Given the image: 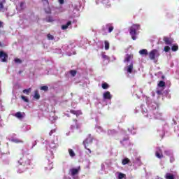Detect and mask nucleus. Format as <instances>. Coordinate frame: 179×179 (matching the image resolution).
Listing matches in <instances>:
<instances>
[{"label": "nucleus", "mask_w": 179, "mask_h": 179, "mask_svg": "<svg viewBox=\"0 0 179 179\" xmlns=\"http://www.w3.org/2000/svg\"><path fill=\"white\" fill-rule=\"evenodd\" d=\"M145 101L149 110L146 106L141 105V113L144 117H147L149 120H164L163 113L158 110L159 104L152 101V99L148 96L145 97Z\"/></svg>", "instance_id": "nucleus-1"}, {"label": "nucleus", "mask_w": 179, "mask_h": 179, "mask_svg": "<svg viewBox=\"0 0 179 179\" xmlns=\"http://www.w3.org/2000/svg\"><path fill=\"white\" fill-rule=\"evenodd\" d=\"M26 152H27V150L26 148H22L21 152L17 155V173H18V174L24 173V171L30 167V164H31V161L29 159V158L24 157V153H26Z\"/></svg>", "instance_id": "nucleus-2"}, {"label": "nucleus", "mask_w": 179, "mask_h": 179, "mask_svg": "<svg viewBox=\"0 0 179 179\" xmlns=\"http://www.w3.org/2000/svg\"><path fill=\"white\" fill-rule=\"evenodd\" d=\"M58 140H52L50 143L47 145V153L46 158L49 163L48 166L45 167V170H52V159H54V150H56L58 148Z\"/></svg>", "instance_id": "nucleus-3"}, {"label": "nucleus", "mask_w": 179, "mask_h": 179, "mask_svg": "<svg viewBox=\"0 0 179 179\" xmlns=\"http://www.w3.org/2000/svg\"><path fill=\"white\" fill-rule=\"evenodd\" d=\"M124 63L126 64L124 72L127 75L134 73V55L127 54L124 56Z\"/></svg>", "instance_id": "nucleus-4"}, {"label": "nucleus", "mask_w": 179, "mask_h": 179, "mask_svg": "<svg viewBox=\"0 0 179 179\" xmlns=\"http://www.w3.org/2000/svg\"><path fill=\"white\" fill-rule=\"evenodd\" d=\"M76 45L75 43H71L69 45H64L62 48L64 51H66V55L69 57H71V55H75L76 54V52L73 50V48H75Z\"/></svg>", "instance_id": "nucleus-5"}, {"label": "nucleus", "mask_w": 179, "mask_h": 179, "mask_svg": "<svg viewBox=\"0 0 179 179\" xmlns=\"http://www.w3.org/2000/svg\"><path fill=\"white\" fill-rule=\"evenodd\" d=\"M141 29V25L138 24H134L130 28V35L131 36L132 40H136V35L138 34L137 31Z\"/></svg>", "instance_id": "nucleus-6"}, {"label": "nucleus", "mask_w": 179, "mask_h": 179, "mask_svg": "<svg viewBox=\"0 0 179 179\" xmlns=\"http://www.w3.org/2000/svg\"><path fill=\"white\" fill-rule=\"evenodd\" d=\"M148 56L151 61L157 62V59H159V57H160V52L156 49H154L149 52Z\"/></svg>", "instance_id": "nucleus-7"}, {"label": "nucleus", "mask_w": 179, "mask_h": 179, "mask_svg": "<svg viewBox=\"0 0 179 179\" xmlns=\"http://www.w3.org/2000/svg\"><path fill=\"white\" fill-rule=\"evenodd\" d=\"M114 30V25L113 24L109 23L102 27V31H103V34H107V33H111Z\"/></svg>", "instance_id": "nucleus-8"}, {"label": "nucleus", "mask_w": 179, "mask_h": 179, "mask_svg": "<svg viewBox=\"0 0 179 179\" xmlns=\"http://www.w3.org/2000/svg\"><path fill=\"white\" fill-rule=\"evenodd\" d=\"M92 142H93V138L92 137V136L90 134L88 135V136L87 137V138L83 141V145L85 148V149H87L89 152V153H92V150H90V149L87 148V146H89V145H90L92 143Z\"/></svg>", "instance_id": "nucleus-9"}, {"label": "nucleus", "mask_w": 179, "mask_h": 179, "mask_svg": "<svg viewBox=\"0 0 179 179\" xmlns=\"http://www.w3.org/2000/svg\"><path fill=\"white\" fill-rule=\"evenodd\" d=\"M5 3H6V0H0V12H6L8 10V7H5Z\"/></svg>", "instance_id": "nucleus-10"}, {"label": "nucleus", "mask_w": 179, "mask_h": 179, "mask_svg": "<svg viewBox=\"0 0 179 179\" xmlns=\"http://www.w3.org/2000/svg\"><path fill=\"white\" fill-rule=\"evenodd\" d=\"M155 156L157 157V159H163V151H162V149L160 148H157L155 151Z\"/></svg>", "instance_id": "nucleus-11"}, {"label": "nucleus", "mask_w": 179, "mask_h": 179, "mask_svg": "<svg viewBox=\"0 0 179 179\" xmlns=\"http://www.w3.org/2000/svg\"><path fill=\"white\" fill-rule=\"evenodd\" d=\"M133 166L134 167H139L140 166H142V162H141V158L137 157L135 159L133 160Z\"/></svg>", "instance_id": "nucleus-12"}, {"label": "nucleus", "mask_w": 179, "mask_h": 179, "mask_svg": "<svg viewBox=\"0 0 179 179\" xmlns=\"http://www.w3.org/2000/svg\"><path fill=\"white\" fill-rule=\"evenodd\" d=\"M103 100H111L113 99V95L110 94V92L106 91L103 94Z\"/></svg>", "instance_id": "nucleus-13"}, {"label": "nucleus", "mask_w": 179, "mask_h": 179, "mask_svg": "<svg viewBox=\"0 0 179 179\" xmlns=\"http://www.w3.org/2000/svg\"><path fill=\"white\" fill-rule=\"evenodd\" d=\"M14 116H15L16 118H18V120H22V118H24L26 117V114L22 112H17L14 115Z\"/></svg>", "instance_id": "nucleus-14"}, {"label": "nucleus", "mask_w": 179, "mask_h": 179, "mask_svg": "<svg viewBox=\"0 0 179 179\" xmlns=\"http://www.w3.org/2000/svg\"><path fill=\"white\" fill-rule=\"evenodd\" d=\"M120 143L123 145V146H128V145H129V138L126 136L124 138L120 141Z\"/></svg>", "instance_id": "nucleus-15"}, {"label": "nucleus", "mask_w": 179, "mask_h": 179, "mask_svg": "<svg viewBox=\"0 0 179 179\" xmlns=\"http://www.w3.org/2000/svg\"><path fill=\"white\" fill-rule=\"evenodd\" d=\"M95 130L96 132H98V134H104V132H106L104 129H103V127L99 124L95 126Z\"/></svg>", "instance_id": "nucleus-16"}, {"label": "nucleus", "mask_w": 179, "mask_h": 179, "mask_svg": "<svg viewBox=\"0 0 179 179\" xmlns=\"http://www.w3.org/2000/svg\"><path fill=\"white\" fill-rule=\"evenodd\" d=\"M164 41L166 45H171L173 44V40L170 38L164 37Z\"/></svg>", "instance_id": "nucleus-17"}, {"label": "nucleus", "mask_w": 179, "mask_h": 179, "mask_svg": "<svg viewBox=\"0 0 179 179\" xmlns=\"http://www.w3.org/2000/svg\"><path fill=\"white\" fill-rule=\"evenodd\" d=\"M6 54L3 52H0V59H1V62H6V58H7Z\"/></svg>", "instance_id": "nucleus-18"}, {"label": "nucleus", "mask_w": 179, "mask_h": 179, "mask_svg": "<svg viewBox=\"0 0 179 179\" xmlns=\"http://www.w3.org/2000/svg\"><path fill=\"white\" fill-rule=\"evenodd\" d=\"M165 179H174V173L168 172L164 176Z\"/></svg>", "instance_id": "nucleus-19"}, {"label": "nucleus", "mask_w": 179, "mask_h": 179, "mask_svg": "<svg viewBox=\"0 0 179 179\" xmlns=\"http://www.w3.org/2000/svg\"><path fill=\"white\" fill-rule=\"evenodd\" d=\"M117 179H125L127 178V175L121 173V172H117Z\"/></svg>", "instance_id": "nucleus-20"}, {"label": "nucleus", "mask_w": 179, "mask_h": 179, "mask_svg": "<svg viewBox=\"0 0 179 179\" xmlns=\"http://www.w3.org/2000/svg\"><path fill=\"white\" fill-rule=\"evenodd\" d=\"M30 129H31V127L29 125L24 124L22 127V132H27V131H30Z\"/></svg>", "instance_id": "nucleus-21"}, {"label": "nucleus", "mask_w": 179, "mask_h": 179, "mask_svg": "<svg viewBox=\"0 0 179 179\" xmlns=\"http://www.w3.org/2000/svg\"><path fill=\"white\" fill-rule=\"evenodd\" d=\"M128 131L129 132H130V134H132L133 135H135V134H136V129H135V127L134 126L128 128Z\"/></svg>", "instance_id": "nucleus-22"}, {"label": "nucleus", "mask_w": 179, "mask_h": 179, "mask_svg": "<svg viewBox=\"0 0 179 179\" xmlns=\"http://www.w3.org/2000/svg\"><path fill=\"white\" fill-rule=\"evenodd\" d=\"M71 24H72V22L68 21L66 24H64V25L62 26V30H66V29H68V27H69V26H71Z\"/></svg>", "instance_id": "nucleus-23"}, {"label": "nucleus", "mask_w": 179, "mask_h": 179, "mask_svg": "<svg viewBox=\"0 0 179 179\" xmlns=\"http://www.w3.org/2000/svg\"><path fill=\"white\" fill-rule=\"evenodd\" d=\"M70 173H71V176H76V174L79 173V170L78 169H73L70 170Z\"/></svg>", "instance_id": "nucleus-24"}, {"label": "nucleus", "mask_w": 179, "mask_h": 179, "mask_svg": "<svg viewBox=\"0 0 179 179\" xmlns=\"http://www.w3.org/2000/svg\"><path fill=\"white\" fill-rule=\"evenodd\" d=\"M71 114H74L77 117L79 115H82V111L80 110H71Z\"/></svg>", "instance_id": "nucleus-25"}, {"label": "nucleus", "mask_w": 179, "mask_h": 179, "mask_svg": "<svg viewBox=\"0 0 179 179\" xmlns=\"http://www.w3.org/2000/svg\"><path fill=\"white\" fill-rule=\"evenodd\" d=\"M115 134H117V131L114 129L113 130H108L107 131V135H108V136H111L113 135H115Z\"/></svg>", "instance_id": "nucleus-26"}, {"label": "nucleus", "mask_w": 179, "mask_h": 179, "mask_svg": "<svg viewBox=\"0 0 179 179\" xmlns=\"http://www.w3.org/2000/svg\"><path fill=\"white\" fill-rule=\"evenodd\" d=\"M68 152L69 153V156H71V157H75V156H76V155L75 154V151H73V150L69 148L68 150Z\"/></svg>", "instance_id": "nucleus-27"}, {"label": "nucleus", "mask_w": 179, "mask_h": 179, "mask_svg": "<svg viewBox=\"0 0 179 179\" xmlns=\"http://www.w3.org/2000/svg\"><path fill=\"white\" fill-rule=\"evenodd\" d=\"M100 2H101L102 3H103V5H106V6H110V0H99Z\"/></svg>", "instance_id": "nucleus-28"}, {"label": "nucleus", "mask_w": 179, "mask_h": 179, "mask_svg": "<svg viewBox=\"0 0 179 179\" xmlns=\"http://www.w3.org/2000/svg\"><path fill=\"white\" fill-rule=\"evenodd\" d=\"M138 52L140 55H148V50L146 49H143L140 50Z\"/></svg>", "instance_id": "nucleus-29"}, {"label": "nucleus", "mask_w": 179, "mask_h": 179, "mask_svg": "<svg viewBox=\"0 0 179 179\" xmlns=\"http://www.w3.org/2000/svg\"><path fill=\"white\" fill-rule=\"evenodd\" d=\"M128 163H129V159L128 158H124L122 161V164H123V166H125V164H128Z\"/></svg>", "instance_id": "nucleus-30"}, {"label": "nucleus", "mask_w": 179, "mask_h": 179, "mask_svg": "<svg viewBox=\"0 0 179 179\" xmlns=\"http://www.w3.org/2000/svg\"><path fill=\"white\" fill-rule=\"evenodd\" d=\"M171 47L172 51H177L178 50V45L177 44H175V45L172 44Z\"/></svg>", "instance_id": "nucleus-31"}, {"label": "nucleus", "mask_w": 179, "mask_h": 179, "mask_svg": "<svg viewBox=\"0 0 179 179\" xmlns=\"http://www.w3.org/2000/svg\"><path fill=\"white\" fill-rule=\"evenodd\" d=\"M34 98L36 99V100H38V99H40V94H38V91L34 92Z\"/></svg>", "instance_id": "nucleus-32"}, {"label": "nucleus", "mask_w": 179, "mask_h": 179, "mask_svg": "<svg viewBox=\"0 0 179 179\" xmlns=\"http://www.w3.org/2000/svg\"><path fill=\"white\" fill-rule=\"evenodd\" d=\"M164 153L166 155V156H171L173 155V151L170 150H166Z\"/></svg>", "instance_id": "nucleus-33"}, {"label": "nucleus", "mask_w": 179, "mask_h": 179, "mask_svg": "<svg viewBox=\"0 0 179 179\" xmlns=\"http://www.w3.org/2000/svg\"><path fill=\"white\" fill-rule=\"evenodd\" d=\"M110 48V43L108 41H105V50H109Z\"/></svg>", "instance_id": "nucleus-34"}, {"label": "nucleus", "mask_w": 179, "mask_h": 179, "mask_svg": "<svg viewBox=\"0 0 179 179\" xmlns=\"http://www.w3.org/2000/svg\"><path fill=\"white\" fill-rule=\"evenodd\" d=\"M22 92L24 94H29L30 93V92H31V89L29 88L27 90H24Z\"/></svg>", "instance_id": "nucleus-35"}, {"label": "nucleus", "mask_w": 179, "mask_h": 179, "mask_svg": "<svg viewBox=\"0 0 179 179\" xmlns=\"http://www.w3.org/2000/svg\"><path fill=\"white\" fill-rule=\"evenodd\" d=\"M166 83L164 81H160L158 84V87H164Z\"/></svg>", "instance_id": "nucleus-36"}, {"label": "nucleus", "mask_w": 179, "mask_h": 179, "mask_svg": "<svg viewBox=\"0 0 179 179\" xmlns=\"http://www.w3.org/2000/svg\"><path fill=\"white\" fill-rule=\"evenodd\" d=\"M11 142H14L15 143H19L20 142V140L18 138H11L10 139Z\"/></svg>", "instance_id": "nucleus-37"}, {"label": "nucleus", "mask_w": 179, "mask_h": 179, "mask_svg": "<svg viewBox=\"0 0 179 179\" xmlns=\"http://www.w3.org/2000/svg\"><path fill=\"white\" fill-rule=\"evenodd\" d=\"M46 6H48V7L46 8H45V13H51V8H50L48 5H46Z\"/></svg>", "instance_id": "nucleus-38"}, {"label": "nucleus", "mask_w": 179, "mask_h": 179, "mask_svg": "<svg viewBox=\"0 0 179 179\" xmlns=\"http://www.w3.org/2000/svg\"><path fill=\"white\" fill-rule=\"evenodd\" d=\"M46 22H48L49 23L51 22H54V18H52V17H48V18H46Z\"/></svg>", "instance_id": "nucleus-39"}, {"label": "nucleus", "mask_w": 179, "mask_h": 179, "mask_svg": "<svg viewBox=\"0 0 179 179\" xmlns=\"http://www.w3.org/2000/svg\"><path fill=\"white\" fill-rule=\"evenodd\" d=\"M170 50H171V48L169 46H165L164 48V51H165V52H169Z\"/></svg>", "instance_id": "nucleus-40"}, {"label": "nucleus", "mask_w": 179, "mask_h": 179, "mask_svg": "<svg viewBox=\"0 0 179 179\" xmlns=\"http://www.w3.org/2000/svg\"><path fill=\"white\" fill-rule=\"evenodd\" d=\"M47 37L48 40H54V36L51 35L50 34H48Z\"/></svg>", "instance_id": "nucleus-41"}, {"label": "nucleus", "mask_w": 179, "mask_h": 179, "mask_svg": "<svg viewBox=\"0 0 179 179\" xmlns=\"http://www.w3.org/2000/svg\"><path fill=\"white\" fill-rule=\"evenodd\" d=\"M41 90H44V92H47V90H48V86H42L41 87Z\"/></svg>", "instance_id": "nucleus-42"}, {"label": "nucleus", "mask_w": 179, "mask_h": 179, "mask_svg": "<svg viewBox=\"0 0 179 179\" xmlns=\"http://www.w3.org/2000/svg\"><path fill=\"white\" fill-rule=\"evenodd\" d=\"M101 55L103 59H108V56L106 55V53L102 52Z\"/></svg>", "instance_id": "nucleus-43"}, {"label": "nucleus", "mask_w": 179, "mask_h": 179, "mask_svg": "<svg viewBox=\"0 0 179 179\" xmlns=\"http://www.w3.org/2000/svg\"><path fill=\"white\" fill-rule=\"evenodd\" d=\"M14 61L15 64H22V60H20V59L15 58Z\"/></svg>", "instance_id": "nucleus-44"}, {"label": "nucleus", "mask_w": 179, "mask_h": 179, "mask_svg": "<svg viewBox=\"0 0 179 179\" xmlns=\"http://www.w3.org/2000/svg\"><path fill=\"white\" fill-rule=\"evenodd\" d=\"M70 74L71 75V76H75L76 75V71L75 70H71L70 71Z\"/></svg>", "instance_id": "nucleus-45"}, {"label": "nucleus", "mask_w": 179, "mask_h": 179, "mask_svg": "<svg viewBox=\"0 0 179 179\" xmlns=\"http://www.w3.org/2000/svg\"><path fill=\"white\" fill-rule=\"evenodd\" d=\"M102 87L103 88V89H108V84H107V83H103V84H102Z\"/></svg>", "instance_id": "nucleus-46"}, {"label": "nucleus", "mask_w": 179, "mask_h": 179, "mask_svg": "<svg viewBox=\"0 0 179 179\" xmlns=\"http://www.w3.org/2000/svg\"><path fill=\"white\" fill-rule=\"evenodd\" d=\"M22 100H24V101H25L26 103H29V99L26 97L22 96Z\"/></svg>", "instance_id": "nucleus-47"}, {"label": "nucleus", "mask_w": 179, "mask_h": 179, "mask_svg": "<svg viewBox=\"0 0 179 179\" xmlns=\"http://www.w3.org/2000/svg\"><path fill=\"white\" fill-rule=\"evenodd\" d=\"M36 145H37V141H35L32 143V146L31 147V149H33V148L36 146Z\"/></svg>", "instance_id": "nucleus-48"}, {"label": "nucleus", "mask_w": 179, "mask_h": 179, "mask_svg": "<svg viewBox=\"0 0 179 179\" xmlns=\"http://www.w3.org/2000/svg\"><path fill=\"white\" fill-rule=\"evenodd\" d=\"M20 6L21 9H23V6H24V2H21L20 3Z\"/></svg>", "instance_id": "nucleus-49"}, {"label": "nucleus", "mask_w": 179, "mask_h": 179, "mask_svg": "<svg viewBox=\"0 0 179 179\" xmlns=\"http://www.w3.org/2000/svg\"><path fill=\"white\" fill-rule=\"evenodd\" d=\"M55 120H57V119H55V118H54V117H50V120L52 122H55Z\"/></svg>", "instance_id": "nucleus-50"}, {"label": "nucleus", "mask_w": 179, "mask_h": 179, "mask_svg": "<svg viewBox=\"0 0 179 179\" xmlns=\"http://www.w3.org/2000/svg\"><path fill=\"white\" fill-rule=\"evenodd\" d=\"M174 160H175L174 157L171 156V157H170V162H171V163H173V162H174Z\"/></svg>", "instance_id": "nucleus-51"}, {"label": "nucleus", "mask_w": 179, "mask_h": 179, "mask_svg": "<svg viewBox=\"0 0 179 179\" xmlns=\"http://www.w3.org/2000/svg\"><path fill=\"white\" fill-rule=\"evenodd\" d=\"M54 132H55V129L51 130V131H50V133H49L50 136H51V135H52V134H54Z\"/></svg>", "instance_id": "nucleus-52"}, {"label": "nucleus", "mask_w": 179, "mask_h": 179, "mask_svg": "<svg viewBox=\"0 0 179 179\" xmlns=\"http://www.w3.org/2000/svg\"><path fill=\"white\" fill-rule=\"evenodd\" d=\"M43 1L44 5H48V0H42Z\"/></svg>", "instance_id": "nucleus-53"}, {"label": "nucleus", "mask_w": 179, "mask_h": 179, "mask_svg": "<svg viewBox=\"0 0 179 179\" xmlns=\"http://www.w3.org/2000/svg\"><path fill=\"white\" fill-rule=\"evenodd\" d=\"M162 90H157V94L159 96L162 93Z\"/></svg>", "instance_id": "nucleus-54"}, {"label": "nucleus", "mask_w": 179, "mask_h": 179, "mask_svg": "<svg viewBox=\"0 0 179 179\" xmlns=\"http://www.w3.org/2000/svg\"><path fill=\"white\" fill-rule=\"evenodd\" d=\"M159 135H160V136H164V131H159Z\"/></svg>", "instance_id": "nucleus-55"}, {"label": "nucleus", "mask_w": 179, "mask_h": 179, "mask_svg": "<svg viewBox=\"0 0 179 179\" xmlns=\"http://www.w3.org/2000/svg\"><path fill=\"white\" fill-rule=\"evenodd\" d=\"M58 1L59 2V3L61 5H62V3H64V0H58Z\"/></svg>", "instance_id": "nucleus-56"}, {"label": "nucleus", "mask_w": 179, "mask_h": 179, "mask_svg": "<svg viewBox=\"0 0 179 179\" xmlns=\"http://www.w3.org/2000/svg\"><path fill=\"white\" fill-rule=\"evenodd\" d=\"M3 24V22L0 21V27H2Z\"/></svg>", "instance_id": "nucleus-57"}, {"label": "nucleus", "mask_w": 179, "mask_h": 179, "mask_svg": "<svg viewBox=\"0 0 179 179\" xmlns=\"http://www.w3.org/2000/svg\"><path fill=\"white\" fill-rule=\"evenodd\" d=\"M73 128H75L74 126H71V129H73Z\"/></svg>", "instance_id": "nucleus-58"}, {"label": "nucleus", "mask_w": 179, "mask_h": 179, "mask_svg": "<svg viewBox=\"0 0 179 179\" xmlns=\"http://www.w3.org/2000/svg\"><path fill=\"white\" fill-rule=\"evenodd\" d=\"M0 47H3L2 43L0 42Z\"/></svg>", "instance_id": "nucleus-59"}, {"label": "nucleus", "mask_w": 179, "mask_h": 179, "mask_svg": "<svg viewBox=\"0 0 179 179\" xmlns=\"http://www.w3.org/2000/svg\"><path fill=\"white\" fill-rule=\"evenodd\" d=\"M76 128H77V129H78V128H79V127L76 126Z\"/></svg>", "instance_id": "nucleus-60"}, {"label": "nucleus", "mask_w": 179, "mask_h": 179, "mask_svg": "<svg viewBox=\"0 0 179 179\" xmlns=\"http://www.w3.org/2000/svg\"><path fill=\"white\" fill-rule=\"evenodd\" d=\"M96 3H99L97 1H96Z\"/></svg>", "instance_id": "nucleus-61"}, {"label": "nucleus", "mask_w": 179, "mask_h": 179, "mask_svg": "<svg viewBox=\"0 0 179 179\" xmlns=\"http://www.w3.org/2000/svg\"><path fill=\"white\" fill-rule=\"evenodd\" d=\"M66 135H69V134L67 133Z\"/></svg>", "instance_id": "nucleus-62"}, {"label": "nucleus", "mask_w": 179, "mask_h": 179, "mask_svg": "<svg viewBox=\"0 0 179 179\" xmlns=\"http://www.w3.org/2000/svg\"><path fill=\"white\" fill-rule=\"evenodd\" d=\"M101 48H103V46H101Z\"/></svg>", "instance_id": "nucleus-63"}, {"label": "nucleus", "mask_w": 179, "mask_h": 179, "mask_svg": "<svg viewBox=\"0 0 179 179\" xmlns=\"http://www.w3.org/2000/svg\"><path fill=\"white\" fill-rule=\"evenodd\" d=\"M178 136H179V134H178Z\"/></svg>", "instance_id": "nucleus-64"}]
</instances>
